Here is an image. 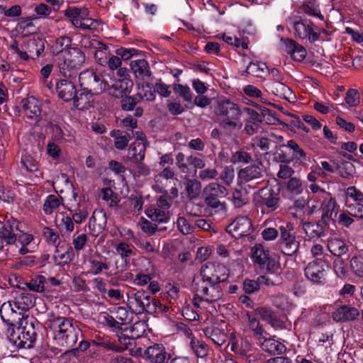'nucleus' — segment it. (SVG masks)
I'll list each match as a JSON object with an SVG mask.
<instances>
[{
  "mask_svg": "<svg viewBox=\"0 0 363 363\" xmlns=\"http://www.w3.org/2000/svg\"><path fill=\"white\" fill-rule=\"evenodd\" d=\"M228 269L222 264L208 262L203 264L199 272L194 275L192 289L195 292L192 302L200 308L204 302L213 303L223 296L220 286L228 278Z\"/></svg>",
  "mask_w": 363,
  "mask_h": 363,
  "instance_id": "1",
  "label": "nucleus"
},
{
  "mask_svg": "<svg viewBox=\"0 0 363 363\" xmlns=\"http://www.w3.org/2000/svg\"><path fill=\"white\" fill-rule=\"evenodd\" d=\"M55 345L72 348L80 337L82 330L72 320L62 316L55 317L48 322Z\"/></svg>",
  "mask_w": 363,
  "mask_h": 363,
  "instance_id": "2",
  "label": "nucleus"
},
{
  "mask_svg": "<svg viewBox=\"0 0 363 363\" xmlns=\"http://www.w3.org/2000/svg\"><path fill=\"white\" fill-rule=\"evenodd\" d=\"M215 114L220 127L228 132H233L242 128V111L239 106L229 99L218 102Z\"/></svg>",
  "mask_w": 363,
  "mask_h": 363,
  "instance_id": "3",
  "label": "nucleus"
},
{
  "mask_svg": "<svg viewBox=\"0 0 363 363\" xmlns=\"http://www.w3.org/2000/svg\"><path fill=\"white\" fill-rule=\"evenodd\" d=\"M84 53L79 48H69L67 51L59 53L57 65L60 73L65 78L77 76L78 70L85 62Z\"/></svg>",
  "mask_w": 363,
  "mask_h": 363,
  "instance_id": "4",
  "label": "nucleus"
},
{
  "mask_svg": "<svg viewBox=\"0 0 363 363\" xmlns=\"http://www.w3.org/2000/svg\"><path fill=\"white\" fill-rule=\"evenodd\" d=\"M6 336L9 342L18 348H30L36 340L37 333L33 322L25 320L18 327L8 325Z\"/></svg>",
  "mask_w": 363,
  "mask_h": 363,
  "instance_id": "5",
  "label": "nucleus"
},
{
  "mask_svg": "<svg viewBox=\"0 0 363 363\" xmlns=\"http://www.w3.org/2000/svg\"><path fill=\"white\" fill-rule=\"evenodd\" d=\"M127 306L135 313L142 314L144 312L153 313L157 312V307L162 303L143 291L130 289L126 293Z\"/></svg>",
  "mask_w": 363,
  "mask_h": 363,
  "instance_id": "6",
  "label": "nucleus"
},
{
  "mask_svg": "<svg viewBox=\"0 0 363 363\" xmlns=\"http://www.w3.org/2000/svg\"><path fill=\"white\" fill-rule=\"evenodd\" d=\"M292 231L293 225L291 223L279 227V247L281 252L287 256L296 254L300 247V240Z\"/></svg>",
  "mask_w": 363,
  "mask_h": 363,
  "instance_id": "7",
  "label": "nucleus"
},
{
  "mask_svg": "<svg viewBox=\"0 0 363 363\" xmlns=\"http://www.w3.org/2000/svg\"><path fill=\"white\" fill-rule=\"evenodd\" d=\"M11 49L23 60L38 58L45 50V44L40 38H33L26 42L21 48L14 42L11 45Z\"/></svg>",
  "mask_w": 363,
  "mask_h": 363,
  "instance_id": "8",
  "label": "nucleus"
},
{
  "mask_svg": "<svg viewBox=\"0 0 363 363\" xmlns=\"http://www.w3.org/2000/svg\"><path fill=\"white\" fill-rule=\"evenodd\" d=\"M106 75L96 74L93 70H85L80 73L79 82L82 87V89L92 91L94 94L98 95L104 92L107 85L106 81Z\"/></svg>",
  "mask_w": 363,
  "mask_h": 363,
  "instance_id": "9",
  "label": "nucleus"
},
{
  "mask_svg": "<svg viewBox=\"0 0 363 363\" xmlns=\"http://www.w3.org/2000/svg\"><path fill=\"white\" fill-rule=\"evenodd\" d=\"M17 225V230H13V235L15 241L13 247L15 250H10V255L12 256H17L19 255H26L29 252L28 245L33 240V235L23 232V224L17 219L11 217L9 218L10 225Z\"/></svg>",
  "mask_w": 363,
  "mask_h": 363,
  "instance_id": "10",
  "label": "nucleus"
},
{
  "mask_svg": "<svg viewBox=\"0 0 363 363\" xmlns=\"http://www.w3.org/2000/svg\"><path fill=\"white\" fill-rule=\"evenodd\" d=\"M287 21L291 24L296 37L301 40H308L311 43L318 40L320 33L314 30L313 23L311 20L302 18L293 20L289 18Z\"/></svg>",
  "mask_w": 363,
  "mask_h": 363,
  "instance_id": "11",
  "label": "nucleus"
},
{
  "mask_svg": "<svg viewBox=\"0 0 363 363\" xmlns=\"http://www.w3.org/2000/svg\"><path fill=\"white\" fill-rule=\"evenodd\" d=\"M106 75L107 85L104 89V92L116 98H123L130 92L133 82L126 77L116 79L114 73Z\"/></svg>",
  "mask_w": 363,
  "mask_h": 363,
  "instance_id": "12",
  "label": "nucleus"
},
{
  "mask_svg": "<svg viewBox=\"0 0 363 363\" xmlns=\"http://www.w3.org/2000/svg\"><path fill=\"white\" fill-rule=\"evenodd\" d=\"M328 264L322 259L310 262L304 269L306 278L313 284H323L326 280Z\"/></svg>",
  "mask_w": 363,
  "mask_h": 363,
  "instance_id": "13",
  "label": "nucleus"
},
{
  "mask_svg": "<svg viewBox=\"0 0 363 363\" xmlns=\"http://www.w3.org/2000/svg\"><path fill=\"white\" fill-rule=\"evenodd\" d=\"M264 174V168L262 162L255 161L252 164L240 169L238 173L240 184H247L261 179Z\"/></svg>",
  "mask_w": 363,
  "mask_h": 363,
  "instance_id": "14",
  "label": "nucleus"
},
{
  "mask_svg": "<svg viewBox=\"0 0 363 363\" xmlns=\"http://www.w3.org/2000/svg\"><path fill=\"white\" fill-rule=\"evenodd\" d=\"M102 323L109 328L122 330V325H127L131 321L129 313L125 307H117L111 314H106L102 317Z\"/></svg>",
  "mask_w": 363,
  "mask_h": 363,
  "instance_id": "15",
  "label": "nucleus"
},
{
  "mask_svg": "<svg viewBox=\"0 0 363 363\" xmlns=\"http://www.w3.org/2000/svg\"><path fill=\"white\" fill-rule=\"evenodd\" d=\"M320 211L321 213L320 220L325 227L330 225H335L338 213V206L335 199L330 196L325 198L322 201Z\"/></svg>",
  "mask_w": 363,
  "mask_h": 363,
  "instance_id": "16",
  "label": "nucleus"
},
{
  "mask_svg": "<svg viewBox=\"0 0 363 363\" xmlns=\"http://www.w3.org/2000/svg\"><path fill=\"white\" fill-rule=\"evenodd\" d=\"M17 225H10L9 218L4 221H0V250H4L10 254V250H13L15 238L13 230H16Z\"/></svg>",
  "mask_w": 363,
  "mask_h": 363,
  "instance_id": "17",
  "label": "nucleus"
},
{
  "mask_svg": "<svg viewBox=\"0 0 363 363\" xmlns=\"http://www.w3.org/2000/svg\"><path fill=\"white\" fill-rule=\"evenodd\" d=\"M226 230L233 237L238 239L251 233L252 222L247 216H238L227 226Z\"/></svg>",
  "mask_w": 363,
  "mask_h": 363,
  "instance_id": "18",
  "label": "nucleus"
},
{
  "mask_svg": "<svg viewBox=\"0 0 363 363\" xmlns=\"http://www.w3.org/2000/svg\"><path fill=\"white\" fill-rule=\"evenodd\" d=\"M140 354L143 358L151 363H165L169 354L167 352L164 346L162 344L155 343L147 347L143 353L140 349Z\"/></svg>",
  "mask_w": 363,
  "mask_h": 363,
  "instance_id": "19",
  "label": "nucleus"
},
{
  "mask_svg": "<svg viewBox=\"0 0 363 363\" xmlns=\"http://www.w3.org/2000/svg\"><path fill=\"white\" fill-rule=\"evenodd\" d=\"M21 107L28 118L38 121L42 113L40 102L33 96H28L21 101Z\"/></svg>",
  "mask_w": 363,
  "mask_h": 363,
  "instance_id": "20",
  "label": "nucleus"
},
{
  "mask_svg": "<svg viewBox=\"0 0 363 363\" xmlns=\"http://www.w3.org/2000/svg\"><path fill=\"white\" fill-rule=\"evenodd\" d=\"M11 309L19 313L27 311L35 306V297L33 294L26 292L18 294L14 300L9 302Z\"/></svg>",
  "mask_w": 363,
  "mask_h": 363,
  "instance_id": "21",
  "label": "nucleus"
},
{
  "mask_svg": "<svg viewBox=\"0 0 363 363\" xmlns=\"http://www.w3.org/2000/svg\"><path fill=\"white\" fill-rule=\"evenodd\" d=\"M106 226V216L103 211H94L85 228L92 236H98Z\"/></svg>",
  "mask_w": 363,
  "mask_h": 363,
  "instance_id": "22",
  "label": "nucleus"
},
{
  "mask_svg": "<svg viewBox=\"0 0 363 363\" xmlns=\"http://www.w3.org/2000/svg\"><path fill=\"white\" fill-rule=\"evenodd\" d=\"M144 137V134L140 133L138 138L141 141L133 143L128 148L127 157L132 163L143 161L145 158L147 144L143 141Z\"/></svg>",
  "mask_w": 363,
  "mask_h": 363,
  "instance_id": "23",
  "label": "nucleus"
},
{
  "mask_svg": "<svg viewBox=\"0 0 363 363\" xmlns=\"http://www.w3.org/2000/svg\"><path fill=\"white\" fill-rule=\"evenodd\" d=\"M266 87L267 91L290 102L294 101L295 99L292 90L281 81L272 80L266 84Z\"/></svg>",
  "mask_w": 363,
  "mask_h": 363,
  "instance_id": "24",
  "label": "nucleus"
},
{
  "mask_svg": "<svg viewBox=\"0 0 363 363\" xmlns=\"http://www.w3.org/2000/svg\"><path fill=\"white\" fill-rule=\"evenodd\" d=\"M68 210L74 223L80 224L87 218L90 209L87 202L80 200L77 203H71Z\"/></svg>",
  "mask_w": 363,
  "mask_h": 363,
  "instance_id": "25",
  "label": "nucleus"
},
{
  "mask_svg": "<svg viewBox=\"0 0 363 363\" xmlns=\"http://www.w3.org/2000/svg\"><path fill=\"white\" fill-rule=\"evenodd\" d=\"M58 96L65 101H70L76 95L77 88L74 82L68 79L59 80L55 85Z\"/></svg>",
  "mask_w": 363,
  "mask_h": 363,
  "instance_id": "26",
  "label": "nucleus"
},
{
  "mask_svg": "<svg viewBox=\"0 0 363 363\" xmlns=\"http://www.w3.org/2000/svg\"><path fill=\"white\" fill-rule=\"evenodd\" d=\"M259 205L265 206L270 211H274L279 207V198L272 189L264 188L259 192Z\"/></svg>",
  "mask_w": 363,
  "mask_h": 363,
  "instance_id": "27",
  "label": "nucleus"
},
{
  "mask_svg": "<svg viewBox=\"0 0 363 363\" xmlns=\"http://www.w3.org/2000/svg\"><path fill=\"white\" fill-rule=\"evenodd\" d=\"M359 315V311L356 308L346 305L337 308L332 314L335 322H347L354 320Z\"/></svg>",
  "mask_w": 363,
  "mask_h": 363,
  "instance_id": "28",
  "label": "nucleus"
},
{
  "mask_svg": "<svg viewBox=\"0 0 363 363\" xmlns=\"http://www.w3.org/2000/svg\"><path fill=\"white\" fill-rule=\"evenodd\" d=\"M257 341L261 349L270 354H280L286 350L284 344L273 338H267L264 335L262 340Z\"/></svg>",
  "mask_w": 363,
  "mask_h": 363,
  "instance_id": "29",
  "label": "nucleus"
},
{
  "mask_svg": "<svg viewBox=\"0 0 363 363\" xmlns=\"http://www.w3.org/2000/svg\"><path fill=\"white\" fill-rule=\"evenodd\" d=\"M93 94L92 91L85 89L76 91V95L72 99L74 106L79 110L88 109L92 106Z\"/></svg>",
  "mask_w": 363,
  "mask_h": 363,
  "instance_id": "30",
  "label": "nucleus"
},
{
  "mask_svg": "<svg viewBox=\"0 0 363 363\" xmlns=\"http://www.w3.org/2000/svg\"><path fill=\"white\" fill-rule=\"evenodd\" d=\"M89 46L94 50L96 62L100 65H105L108 55V48L102 42L93 39L89 41Z\"/></svg>",
  "mask_w": 363,
  "mask_h": 363,
  "instance_id": "31",
  "label": "nucleus"
},
{
  "mask_svg": "<svg viewBox=\"0 0 363 363\" xmlns=\"http://www.w3.org/2000/svg\"><path fill=\"white\" fill-rule=\"evenodd\" d=\"M72 24L76 28H80L82 21L86 16H89V11L86 8L68 7L64 12Z\"/></svg>",
  "mask_w": 363,
  "mask_h": 363,
  "instance_id": "32",
  "label": "nucleus"
},
{
  "mask_svg": "<svg viewBox=\"0 0 363 363\" xmlns=\"http://www.w3.org/2000/svg\"><path fill=\"white\" fill-rule=\"evenodd\" d=\"M143 203V199L140 194H133L123 202V206L127 213L135 215L142 211Z\"/></svg>",
  "mask_w": 363,
  "mask_h": 363,
  "instance_id": "33",
  "label": "nucleus"
},
{
  "mask_svg": "<svg viewBox=\"0 0 363 363\" xmlns=\"http://www.w3.org/2000/svg\"><path fill=\"white\" fill-rule=\"evenodd\" d=\"M204 334L218 345H222L226 341L227 335L225 331L215 325L206 328Z\"/></svg>",
  "mask_w": 363,
  "mask_h": 363,
  "instance_id": "34",
  "label": "nucleus"
},
{
  "mask_svg": "<svg viewBox=\"0 0 363 363\" xmlns=\"http://www.w3.org/2000/svg\"><path fill=\"white\" fill-rule=\"evenodd\" d=\"M288 147L292 151V160H296L298 164L305 162L307 160V155L306 152L298 145V144L294 140H290L287 143L280 145V148Z\"/></svg>",
  "mask_w": 363,
  "mask_h": 363,
  "instance_id": "35",
  "label": "nucleus"
},
{
  "mask_svg": "<svg viewBox=\"0 0 363 363\" xmlns=\"http://www.w3.org/2000/svg\"><path fill=\"white\" fill-rule=\"evenodd\" d=\"M141 263L145 265H148V267L145 269V272L140 271L138 272L135 277L133 279V283L137 286H145L151 280V273L153 270L151 262L149 259L143 258L141 259Z\"/></svg>",
  "mask_w": 363,
  "mask_h": 363,
  "instance_id": "36",
  "label": "nucleus"
},
{
  "mask_svg": "<svg viewBox=\"0 0 363 363\" xmlns=\"http://www.w3.org/2000/svg\"><path fill=\"white\" fill-rule=\"evenodd\" d=\"M130 68L136 77L143 79L151 75L149 65L145 60H133Z\"/></svg>",
  "mask_w": 363,
  "mask_h": 363,
  "instance_id": "37",
  "label": "nucleus"
},
{
  "mask_svg": "<svg viewBox=\"0 0 363 363\" xmlns=\"http://www.w3.org/2000/svg\"><path fill=\"white\" fill-rule=\"evenodd\" d=\"M302 229L310 239L319 238L325 235L323 227L319 223H303L302 225Z\"/></svg>",
  "mask_w": 363,
  "mask_h": 363,
  "instance_id": "38",
  "label": "nucleus"
},
{
  "mask_svg": "<svg viewBox=\"0 0 363 363\" xmlns=\"http://www.w3.org/2000/svg\"><path fill=\"white\" fill-rule=\"evenodd\" d=\"M331 162L336 164V170L343 178H349L355 173V167L351 162L335 159H331Z\"/></svg>",
  "mask_w": 363,
  "mask_h": 363,
  "instance_id": "39",
  "label": "nucleus"
},
{
  "mask_svg": "<svg viewBox=\"0 0 363 363\" xmlns=\"http://www.w3.org/2000/svg\"><path fill=\"white\" fill-rule=\"evenodd\" d=\"M145 214L152 221L157 223H167L169 218L165 210L157 207L146 209Z\"/></svg>",
  "mask_w": 363,
  "mask_h": 363,
  "instance_id": "40",
  "label": "nucleus"
},
{
  "mask_svg": "<svg viewBox=\"0 0 363 363\" xmlns=\"http://www.w3.org/2000/svg\"><path fill=\"white\" fill-rule=\"evenodd\" d=\"M301 11L311 17H317L323 21L324 16L321 14L319 5L314 0H308L304 2L300 7Z\"/></svg>",
  "mask_w": 363,
  "mask_h": 363,
  "instance_id": "41",
  "label": "nucleus"
},
{
  "mask_svg": "<svg viewBox=\"0 0 363 363\" xmlns=\"http://www.w3.org/2000/svg\"><path fill=\"white\" fill-rule=\"evenodd\" d=\"M328 248L333 255L337 257H340L348 251V247L344 241L336 238L328 241Z\"/></svg>",
  "mask_w": 363,
  "mask_h": 363,
  "instance_id": "42",
  "label": "nucleus"
},
{
  "mask_svg": "<svg viewBox=\"0 0 363 363\" xmlns=\"http://www.w3.org/2000/svg\"><path fill=\"white\" fill-rule=\"evenodd\" d=\"M88 272L92 275H97L103 270L108 269V264L102 260L101 257H91L88 260Z\"/></svg>",
  "mask_w": 363,
  "mask_h": 363,
  "instance_id": "43",
  "label": "nucleus"
},
{
  "mask_svg": "<svg viewBox=\"0 0 363 363\" xmlns=\"http://www.w3.org/2000/svg\"><path fill=\"white\" fill-rule=\"evenodd\" d=\"M110 135L114 138V146L118 150H124L131 139L130 133L123 135L119 130H113Z\"/></svg>",
  "mask_w": 363,
  "mask_h": 363,
  "instance_id": "44",
  "label": "nucleus"
},
{
  "mask_svg": "<svg viewBox=\"0 0 363 363\" xmlns=\"http://www.w3.org/2000/svg\"><path fill=\"white\" fill-rule=\"evenodd\" d=\"M135 330H137L139 333H138L136 334H133L132 338H130V337H125V336H123V337L118 336V340L123 345L122 347H123L124 349L127 348L128 345H131V341L133 340V338L138 337L144 333V331H145L144 323L142 322H140V321L134 323L130 327V332L132 333H133Z\"/></svg>",
  "mask_w": 363,
  "mask_h": 363,
  "instance_id": "45",
  "label": "nucleus"
},
{
  "mask_svg": "<svg viewBox=\"0 0 363 363\" xmlns=\"http://www.w3.org/2000/svg\"><path fill=\"white\" fill-rule=\"evenodd\" d=\"M232 345L231 350L235 352H238L240 355H245L252 350V345L251 342L247 339H242L239 345L237 340H235V335L234 333L231 334Z\"/></svg>",
  "mask_w": 363,
  "mask_h": 363,
  "instance_id": "46",
  "label": "nucleus"
},
{
  "mask_svg": "<svg viewBox=\"0 0 363 363\" xmlns=\"http://www.w3.org/2000/svg\"><path fill=\"white\" fill-rule=\"evenodd\" d=\"M252 257L254 262L261 267L270 257L269 252L260 245H256L252 249Z\"/></svg>",
  "mask_w": 363,
  "mask_h": 363,
  "instance_id": "47",
  "label": "nucleus"
},
{
  "mask_svg": "<svg viewBox=\"0 0 363 363\" xmlns=\"http://www.w3.org/2000/svg\"><path fill=\"white\" fill-rule=\"evenodd\" d=\"M286 189L292 196L300 195L304 189L303 181L298 177H291L286 184Z\"/></svg>",
  "mask_w": 363,
  "mask_h": 363,
  "instance_id": "48",
  "label": "nucleus"
},
{
  "mask_svg": "<svg viewBox=\"0 0 363 363\" xmlns=\"http://www.w3.org/2000/svg\"><path fill=\"white\" fill-rule=\"evenodd\" d=\"M185 189L188 196L191 199L198 197L201 192V184L196 179H188L185 182Z\"/></svg>",
  "mask_w": 363,
  "mask_h": 363,
  "instance_id": "49",
  "label": "nucleus"
},
{
  "mask_svg": "<svg viewBox=\"0 0 363 363\" xmlns=\"http://www.w3.org/2000/svg\"><path fill=\"white\" fill-rule=\"evenodd\" d=\"M247 316L249 327L253 332L256 340H262L264 338V335L267 334V333L264 331L256 318L250 314H247Z\"/></svg>",
  "mask_w": 363,
  "mask_h": 363,
  "instance_id": "50",
  "label": "nucleus"
},
{
  "mask_svg": "<svg viewBox=\"0 0 363 363\" xmlns=\"http://www.w3.org/2000/svg\"><path fill=\"white\" fill-rule=\"evenodd\" d=\"M273 306L282 311H289L293 307L289 298L284 294H277L272 297Z\"/></svg>",
  "mask_w": 363,
  "mask_h": 363,
  "instance_id": "51",
  "label": "nucleus"
},
{
  "mask_svg": "<svg viewBox=\"0 0 363 363\" xmlns=\"http://www.w3.org/2000/svg\"><path fill=\"white\" fill-rule=\"evenodd\" d=\"M61 216L57 226L61 233L70 234L74 229V221L70 216L65 213H61Z\"/></svg>",
  "mask_w": 363,
  "mask_h": 363,
  "instance_id": "52",
  "label": "nucleus"
},
{
  "mask_svg": "<svg viewBox=\"0 0 363 363\" xmlns=\"http://www.w3.org/2000/svg\"><path fill=\"white\" fill-rule=\"evenodd\" d=\"M190 346L194 354L198 357H204L208 354V346L202 340L193 337L191 340Z\"/></svg>",
  "mask_w": 363,
  "mask_h": 363,
  "instance_id": "53",
  "label": "nucleus"
},
{
  "mask_svg": "<svg viewBox=\"0 0 363 363\" xmlns=\"http://www.w3.org/2000/svg\"><path fill=\"white\" fill-rule=\"evenodd\" d=\"M203 193L211 196L224 197L227 195V189L218 183L211 182L204 188Z\"/></svg>",
  "mask_w": 363,
  "mask_h": 363,
  "instance_id": "54",
  "label": "nucleus"
},
{
  "mask_svg": "<svg viewBox=\"0 0 363 363\" xmlns=\"http://www.w3.org/2000/svg\"><path fill=\"white\" fill-rule=\"evenodd\" d=\"M260 284L267 286H278L281 284L282 278L279 274H269L262 275L258 277Z\"/></svg>",
  "mask_w": 363,
  "mask_h": 363,
  "instance_id": "55",
  "label": "nucleus"
},
{
  "mask_svg": "<svg viewBox=\"0 0 363 363\" xmlns=\"http://www.w3.org/2000/svg\"><path fill=\"white\" fill-rule=\"evenodd\" d=\"M61 204L60 198L55 195H49L43 204V211L45 214L50 215Z\"/></svg>",
  "mask_w": 363,
  "mask_h": 363,
  "instance_id": "56",
  "label": "nucleus"
},
{
  "mask_svg": "<svg viewBox=\"0 0 363 363\" xmlns=\"http://www.w3.org/2000/svg\"><path fill=\"white\" fill-rule=\"evenodd\" d=\"M116 253L121 257L123 260L127 261V259L134 255L133 246L125 242H121L115 245Z\"/></svg>",
  "mask_w": 363,
  "mask_h": 363,
  "instance_id": "57",
  "label": "nucleus"
},
{
  "mask_svg": "<svg viewBox=\"0 0 363 363\" xmlns=\"http://www.w3.org/2000/svg\"><path fill=\"white\" fill-rule=\"evenodd\" d=\"M267 67L265 63L263 62H250L247 67L245 72L253 77H260L266 72Z\"/></svg>",
  "mask_w": 363,
  "mask_h": 363,
  "instance_id": "58",
  "label": "nucleus"
},
{
  "mask_svg": "<svg viewBox=\"0 0 363 363\" xmlns=\"http://www.w3.org/2000/svg\"><path fill=\"white\" fill-rule=\"evenodd\" d=\"M173 90L175 94L181 96L184 101L191 102L192 101V92L188 85L174 84Z\"/></svg>",
  "mask_w": 363,
  "mask_h": 363,
  "instance_id": "59",
  "label": "nucleus"
},
{
  "mask_svg": "<svg viewBox=\"0 0 363 363\" xmlns=\"http://www.w3.org/2000/svg\"><path fill=\"white\" fill-rule=\"evenodd\" d=\"M45 277L42 275L36 276L26 284L27 287L35 292H43L45 289Z\"/></svg>",
  "mask_w": 363,
  "mask_h": 363,
  "instance_id": "60",
  "label": "nucleus"
},
{
  "mask_svg": "<svg viewBox=\"0 0 363 363\" xmlns=\"http://www.w3.org/2000/svg\"><path fill=\"white\" fill-rule=\"evenodd\" d=\"M345 101L350 107L358 106L360 104V96L358 91L354 89H348L345 94Z\"/></svg>",
  "mask_w": 363,
  "mask_h": 363,
  "instance_id": "61",
  "label": "nucleus"
},
{
  "mask_svg": "<svg viewBox=\"0 0 363 363\" xmlns=\"http://www.w3.org/2000/svg\"><path fill=\"white\" fill-rule=\"evenodd\" d=\"M233 203L236 208H240L248 202V196L245 190L236 189L232 198Z\"/></svg>",
  "mask_w": 363,
  "mask_h": 363,
  "instance_id": "62",
  "label": "nucleus"
},
{
  "mask_svg": "<svg viewBox=\"0 0 363 363\" xmlns=\"http://www.w3.org/2000/svg\"><path fill=\"white\" fill-rule=\"evenodd\" d=\"M21 164L28 172H35L38 169V163L37 161L27 153L22 155Z\"/></svg>",
  "mask_w": 363,
  "mask_h": 363,
  "instance_id": "63",
  "label": "nucleus"
},
{
  "mask_svg": "<svg viewBox=\"0 0 363 363\" xmlns=\"http://www.w3.org/2000/svg\"><path fill=\"white\" fill-rule=\"evenodd\" d=\"M350 269L356 276L363 277V257H353L350 260Z\"/></svg>",
  "mask_w": 363,
  "mask_h": 363,
  "instance_id": "64",
  "label": "nucleus"
}]
</instances>
